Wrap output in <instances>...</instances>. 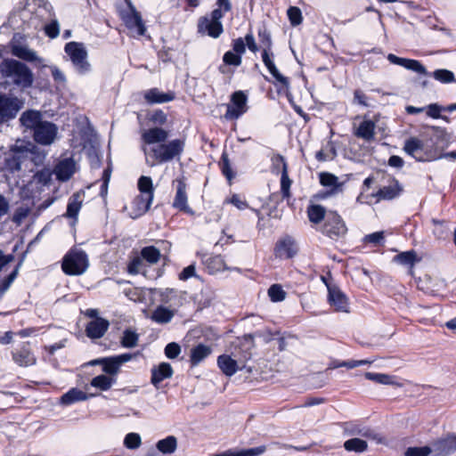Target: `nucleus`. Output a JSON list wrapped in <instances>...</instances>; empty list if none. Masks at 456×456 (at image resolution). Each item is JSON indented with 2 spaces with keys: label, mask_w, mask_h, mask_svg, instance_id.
<instances>
[{
  "label": "nucleus",
  "mask_w": 456,
  "mask_h": 456,
  "mask_svg": "<svg viewBox=\"0 0 456 456\" xmlns=\"http://www.w3.org/2000/svg\"><path fill=\"white\" fill-rule=\"evenodd\" d=\"M45 34L51 37L55 38L60 33V26L57 20H52L49 24L45 27Z\"/></svg>",
  "instance_id": "69168bd1"
},
{
  "label": "nucleus",
  "mask_w": 456,
  "mask_h": 456,
  "mask_svg": "<svg viewBox=\"0 0 456 456\" xmlns=\"http://www.w3.org/2000/svg\"><path fill=\"white\" fill-rule=\"evenodd\" d=\"M393 261L411 269L419 261V258H418L414 250H409L397 254L394 256Z\"/></svg>",
  "instance_id": "c9c22d12"
},
{
  "label": "nucleus",
  "mask_w": 456,
  "mask_h": 456,
  "mask_svg": "<svg viewBox=\"0 0 456 456\" xmlns=\"http://www.w3.org/2000/svg\"><path fill=\"white\" fill-rule=\"evenodd\" d=\"M375 123L371 120H363L354 132V135L367 142L374 139Z\"/></svg>",
  "instance_id": "72a5a7b5"
},
{
  "label": "nucleus",
  "mask_w": 456,
  "mask_h": 456,
  "mask_svg": "<svg viewBox=\"0 0 456 456\" xmlns=\"http://www.w3.org/2000/svg\"><path fill=\"white\" fill-rule=\"evenodd\" d=\"M364 377L378 384L392 385L402 387V384L395 381V377L385 373L365 372Z\"/></svg>",
  "instance_id": "e433bc0d"
},
{
  "label": "nucleus",
  "mask_w": 456,
  "mask_h": 456,
  "mask_svg": "<svg viewBox=\"0 0 456 456\" xmlns=\"http://www.w3.org/2000/svg\"><path fill=\"white\" fill-rule=\"evenodd\" d=\"M53 173V171L52 172L48 168H43L34 175V181L41 185H47L52 180Z\"/></svg>",
  "instance_id": "3c124183"
},
{
  "label": "nucleus",
  "mask_w": 456,
  "mask_h": 456,
  "mask_svg": "<svg viewBox=\"0 0 456 456\" xmlns=\"http://www.w3.org/2000/svg\"><path fill=\"white\" fill-rule=\"evenodd\" d=\"M431 444L435 456H448L453 453L449 434L444 437L435 440Z\"/></svg>",
  "instance_id": "c85d7f7f"
},
{
  "label": "nucleus",
  "mask_w": 456,
  "mask_h": 456,
  "mask_svg": "<svg viewBox=\"0 0 456 456\" xmlns=\"http://www.w3.org/2000/svg\"><path fill=\"white\" fill-rule=\"evenodd\" d=\"M258 37L263 48L262 60L264 64L278 82L288 87L289 79L279 72L273 61V53L272 51L273 41L271 33L265 28H261L258 30Z\"/></svg>",
  "instance_id": "39448f33"
},
{
  "label": "nucleus",
  "mask_w": 456,
  "mask_h": 456,
  "mask_svg": "<svg viewBox=\"0 0 456 456\" xmlns=\"http://www.w3.org/2000/svg\"><path fill=\"white\" fill-rule=\"evenodd\" d=\"M175 182L176 183V191L173 201V207L189 215H193L194 211L188 206V197L184 179L177 178Z\"/></svg>",
  "instance_id": "ddd939ff"
},
{
  "label": "nucleus",
  "mask_w": 456,
  "mask_h": 456,
  "mask_svg": "<svg viewBox=\"0 0 456 456\" xmlns=\"http://www.w3.org/2000/svg\"><path fill=\"white\" fill-rule=\"evenodd\" d=\"M433 453V448L431 446L422 447H409L405 451V456H428Z\"/></svg>",
  "instance_id": "864d4df0"
},
{
  "label": "nucleus",
  "mask_w": 456,
  "mask_h": 456,
  "mask_svg": "<svg viewBox=\"0 0 456 456\" xmlns=\"http://www.w3.org/2000/svg\"><path fill=\"white\" fill-rule=\"evenodd\" d=\"M139 334L131 329H126L120 338V345L125 348H134L138 345Z\"/></svg>",
  "instance_id": "a19ab883"
},
{
  "label": "nucleus",
  "mask_w": 456,
  "mask_h": 456,
  "mask_svg": "<svg viewBox=\"0 0 456 456\" xmlns=\"http://www.w3.org/2000/svg\"><path fill=\"white\" fill-rule=\"evenodd\" d=\"M180 353H181V347L175 342L168 343L165 347V354L169 359L176 358Z\"/></svg>",
  "instance_id": "e2e57ef3"
},
{
  "label": "nucleus",
  "mask_w": 456,
  "mask_h": 456,
  "mask_svg": "<svg viewBox=\"0 0 456 456\" xmlns=\"http://www.w3.org/2000/svg\"><path fill=\"white\" fill-rule=\"evenodd\" d=\"M224 28L222 22H216L209 19L208 16H203L198 21V32L200 34H208L213 38H217L223 33Z\"/></svg>",
  "instance_id": "dca6fc26"
},
{
  "label": "nucleus",
  "mask_w": 456,
  "mask_h": 456,
  "mask_svg": "<svg viewBox=\"0 0 456 456\" xmlns=\"http://www.w3.org/2000/svg\"><path fill=\"white\" fill-rule=\"evenodd\" d=\"M344 430L348 436H360L370 439H376L377 437V434L373 430L356 423H346Z\"/></svg>",
  "instance_id": "7c9ffc66"
},
{
  "label": "nucleus",
  "mask_w": 456,
  "mask_h": 456,
  "mask_svg": "<svg viewBox=\"0 0 456 456\" xmlns=\"http://www.w3.org/2000/svg\"><path fill=\"white\" fill-rule=\"evenodd\" d=\"M29 213L30 208L28 207H19L15 209L12 221L17 225H20L24 219L28 217Z\"/></svg>",
  "instance_id": "4d7b16f0"
},
{
  "label": "nucleus",
  "mask_w": 456,
  "mask_h": 456,
  "mask_svg": "<svg viewBox=\"0 0 456 456\" xmlns=\"http://www.w3.org/2000/svg\"><path fill=\"white\" fill-rule=\"evenodd\" d=\"M168 132L161 127L155 126L145 130L142 134V141L148 145L163 143L168 138Z\"/></svg>",
  "instance_id": "5701e85b"
},
{
  "label": "nucleus",
  "mask_w": 456,
  "mask_h": 456,
  "mask_svg": "<svg viewBox=\"0 0 456 456\" xmlns=\"http://www.w3.org/2000/svg\"><path fill=\"white\" fill-rule=\"evenodd\" d=\"M116 383V379L106 375H98L91 380V386L102 391L110 389Z\"/></svg>",
  "instance_id": "79ce46f5"
},
{
  "label": "nucleus",
  "mask_w": 456,
  "mask_h": 456,
  "mask_svg": "<svg viewBox=\"0 0 456 456\" xmlns=\"http://www.w3.org/2000/svg\"><path fill=\"white\" fill-rule=\"evenodd\" d=\"M152 200L151 197H145L144 195L136 196L129 207L128 214L130 217L135 219L144 215L150 209Z\"/></svg>",
  "instance_id": "aec40b11"
},
{
  "label": "nucleus",
  "mask_w": 456,
  "mask_h": 456,
  "mask_svg": "<svg viewBox=\"0 0 456 456\" xmlns=\"http://www.w3.org/2000/svg\"><path fill=\"white\" fill-rule=\"evenodd\" d=\"M130 12L123 15V20L126 26L137 32L138 35L142 36L145 33L146 28L141 17V14L134 9V6L129 4Z\"/></svg>",
  "instance_id": "6ab92c4d"
},
{
  "label": "nucleus",
  "mask_w": 456,
  "mask_h": 456,
  "mask_svg": "<svg viewBox=\"0 0 456 456\" xmlns=\"http://www.w3.org/2000/svg\"><path fill=\"white\" fill-rule=\"evenodd\" d=\"M223 61L227 65L240 66L242 59L239 54L232 51H228L224 54Z\"/></svg>",
  "instance_id": "680f3d73"
},
{
  "label": "nucleus",
  "mask_w": 456,
  "mask_h": 456,
  "mask_svg": "<svg viewBox=\"0 0 456 456\" xmlns=\"http://www.w3.org/2000/svg\"><path fill=\"white\" fill-rule=\"evenodd\" d=\"M266 450L265 445H260L254 448L243 449L239 452H232V456H258L263 454Z\"/></svg>",
  "instance_id": "5fc2aeb1"
},
{
  "label": "nucleus",
  "mask_w": 456,
  "mask_h": 456,
  "mask_svg": "<svg viewBox=\"0 0 456 456\" xmlns=\"http://www.w3.org/2000/svg\"><path fill=\"white\" fill-rule=\"evenodd\" d=\"M174 370L170 363L161 362L158 366L151 369V382L155 387H159V384L166 379L173 376Z\"/></svg>",
  "instance_id": "393cba45"
},
{
  "label": "nucleus",
  "mask_w": 456,
  "mask_h": 456,
  "mask_svg": "<svg viewBox=\"0 0 456 456\" xmlns=\"http://www.w3.org/2000/svg\"><path fill=\"white\" fill-rule=\"evenodd\" d=\"M142 259L153 265L159 262L160 257L159 250L154 246L144 247L141 251Z\"/></svg>",
  "instance_id": "49530a36"
},
{
  "label": "nucleus",
  "mask_w": 456,
  "mask_h": 456,
  "mask_svg": "<svg viewBox=\"0 0 456 456\" xmlns=\"http://www.w3.org/2000/svg\"><path fill=\"white\" fill-rule=\"evenodd\" d=\"M353 102L355 104H359L364 107H368L369 104L367 102V96L361 90H355L354 93V100Z\"/></svg>",
  "instance_id": "774afa93"
},
{
  "label": "nucleus",
  "mask_w": 456,
  "mask_h": 456,
  "mask_svg": "<svg viewBox=\"0 0 456 456\" xmlns=\"http://www.w3.org/2000/svg\"><path fill=\"white\" fill-rule=\"evenodd\" d=\"M403 191V187L399 183V182L395 179H393L392 183L383 188L379 189L377 192L376 196L379 200H393L398 197Z\"/></svg>",
  "instance_id": "a878e982"
},
{
  "label": "nucleus",
  "mask_w": 456,
  "mask_h": 456,
  "mask_svg": "<svg viewBox=\"0 0 456 456\" xmlns=\"http://www.w3.org/2000/svg\"><path fill=\"white\" fill-rule=\"evenodd\" d=\"M142 444L141 436L137 433H129L126 436L124 444L128 449H137Z\"/></svg>",
  "instance_id": "13d9d810"
},
{
  "label": "nucleus",
  "mask_w": 456,
  "mask_h": 456,
  "mask_svg": "<svg viewBox=\"0 0 456 456\" xmlns=\"http://www.w3.org/2000/svg\"><path fill=\"white\" fill-rule=\"evenodd\" d=\"M220 167H221L223 175L231 183V181L234 178L235 174L233 173V171L232 169L228 155L225 152H224L222 154Z\"/></svg>",
  "instance_id": "8fccbe9b"
},
{
  "label": "nucleus",
  "mask_w": 456,
  "mask_h": 456,
  "mask_svg": "<svg viewBox=\"0 0 456 456\" xmlns=\"http://www.w3.org/2000/svg\"><path fill=\"white\" fill-rule=\"evenodd\" d=\"M12 53L14 56L28 62H43V60L37 56V53L27 45H14L12 49Z\"/></svg>",
  "instance_id": "cd10ccee"
},
{
  "label": "nucleus",
  "mask_w": 456,
  "mask_h": 456,
  "mask_svg": "<svg viewBox=\"0 0 456 456\" xmlns=\"http://www.w3.org/2000/svg\"><path fill=\"white\" fill-rule=\"evenodd\" d=\"M21 125L33 132V139L41 145H51L56 139L58 127L55 124L43 120L37 110H27L20 118Z\"/></svg>",
  "instance_id": "f257e3e1"
},
{
  "label": "nucleus",
  "mask_w": 456,
  "mask_h": 456,
  "mask_svg": "<svg viewBox=\"0 0 456 456\" xmlns=\"http://www.w3.org/2000/svg\"><path fill=\"white\" fill-rule=\"evenodd\" d=\"M24 157L26 163H28V170L32 171L31 164L34 166H40L45 159L46 153L33 143H28L23 146Z\"/></svg>",
  "instance_id": "f3484780"
},
{
  "label": "nucleus",
  "mask_w": 456,
  "mask_h": 456,
  "mask_svg": "<svg viewBox=\"0 0 456 456\" xmlns=\"http://www.w3.org/2000/svg\"><path fill=\"white\" fill-rule=\"evenodd\" d=\"M320 182L323 186L331 187L333 191H338L342 185L338 182V178L330 173H322L320 175Z\"/></svg>",
  "instance_id": "09e8293b"
},
{
  "label": "nucleus",
  "mask_w": 456,
  "mask_h": 456,
  "mask_svg": "<svg viewBox=\"0 0 456 456\" xmlns=\"http://www.w3.org/2000/svg\"><path fill=\"white\" fill-rule=\"evenodd\" d=\"M233 53L241 56L246 52V45L244 38L238 37L232 41V51Z\"/></svg>",
  "instance_id": "338daca9"
},
{
  "label": "nucleus",
  "mask_w": 456,
  "mask_h": 456,
  "mask_svg": "<svg viewBox=\"0 0 456 456\" xmlns=\"http://www.w3.org/2000/svg\"><path fill=\"white\" fill-rule=\"evenodd\" d=\"M247 95L242 91L234 92L231 96L232 104L227 105L224 118L228 120L238 119L248 110Z\"/></svg>",
  "instance_id": "1a4fd4ad"
},
{
  "label": "nucleus",
  "mask_w": 456,
  "mask_h": 456,
  "mask_svg": "<svg viewBox=\"0 0 456 456\" xmlns=\"http://www.w3.org/2000/svg\"><path fill=\"white\" fill-rule=\"evenodd\" d=\"M431 148L428 141L411 137L405 141L403 151L418 161H429L436 159V153Z\"/></svg>",
  "instance_id": "423d86ee"
},
{
  "label": "nucleus",
  "mask_w": 456,
  "mask_h": 456,
  "mask_svg": "<svg viewBox=\"0 0 456 456\" xmlns=\"http://www.w3.org/2000/svg\"><path fill=\"white\" fill-rule=\"evenodd\" d=\"M217 365L224 374L226 376H232L240 369L236 360L232 359L228 354H222L217 358Z\"/></svg>",
  "instance_id": "c756f323"
},
{
  "label": "nucleus",
  "mask_w": 456,
  "mask_h": 456,
  "mask_svg": "<svg viewBox=\"0 0 456 456\" xmlns=\"http://www.w3.org/2000/svg\"><path fill=\"white\" fill-rule=\"evenodd\" d=\"M212 353V348L208 346L199 344L191 350L190 362L191 366H197L204 359L209 356Z\"/></svg>",
  "instance_id": "2f4dec72"
},
{
  "label": "nucleus",
  "mask_w": 456,
  "mask_h": 456,
  "mask_svg": "<svg viewBox=\"0 0 456 456\" xmlns=\"http://www.w3.org/2000/svg\"><path fill=\"white\" fill-rule=\"evenodd\" d=\"M268 295L273 302H280L284 300L286 293L281 286L273 284L269 288Z\"/></svg>",
  "instance_id": "603ef678"
},
{
  "label": "nucleus",
  "mask_w": 456,
  "mask_h": 456,
  "mask_svg": "<svg viewBox=\"0 0 456 456\" xmlns=\"http://www.w3.org/2000/svg\"><path fill=\"white\" fill-rule=\"evenodd\" d=\"M322 232L330 239L338 240L345 236L347 228L339 215L334 211H329Z\"/></svg>",
  "instance_id": "6e6552de"
},
{
  "label": "nucleus",
  "mask_w": 456,
  "mask_h": 456,
  "mask_svg": "<svg viewBox=\"0 0 456 456\" xmlns=\"http://www.w3.org/2000/svg\"><path fill=\"white\" fill-rule=\"evenodd\" d=\"M156 448L164 454H172L177 448V439L174 436H168L158 441Z\"/></svg>",
  "instance_id": "58836bf2"
},
{
  "label": "nucleus",
  "mask_w": 456,
  "mask_h": 456,
  "mask_svg": "<svg viewBox=\"0 0 456 456\" xmlns=\"http://www.w3.org/2000/svg\"><path fill=\"white\" fill-rule=\"evenodd\" d=\"M185 142L182 139H175L168 142H163L153 146L143 147L146 164L153 167L155 166L180 159L183 152Z\"/></svg>",
  "instance_id": "f03ea898"
},
{
  "label": "nucleus",
  "mask_w": 456,
  "mask_h": 456,
  "mask_svg": "<svg viewBox=\"0 0 456 456\" xmlns=\"http://www.w3.org/2000/svg\"><path fill=\"white\" fill-rule=\"evenodd\" d=\"M328 289V302L336 312L349 313L347 297L335 284L326 283Z\"/></svg>",
  "instance_id": "9d476101"
},
{
  "label": "nucleus",
  "mask_w": 456,
  "mask_h": 456,
  "mask_svg": "<svg viewBox=\"0 0 456 456\" xmlns=\"http://www.w3.org/2000/svg\"><path fill=\"white\" fill-rule=\"evenodd\" d=\"M0 74L7 84L20 88H28L34 81L31 69L23 62L14 59H4L0 63Z\"/></svg>",
  "instance_id": "7ed1b4c3"
},
{
  "label": "nucleus",
  "mask_w": 456,
  "mask_h": 456,
  "mask_svg": "<svg viewBox=\"0 0 456 456\" xmlns=\"http://www.w3.org/2000/svg\"><path fill=\"white\" fill-rule=\"evenodd\" d=\"M387 58L392 64L402 66L418 74H428L427 69L417 60L401 58L393 53H389Z\"/></svg>",
  "instance_id": "a211bd4d"
},
{
  "label": "nucleus",
  "mask_w": 456,
  "mask_h": 456,
  "mask_svg": "<svg viewBox=\"0 0 456 456\" xmlns=\"http://www.w3.org/2000/svg\"><path fill=\"white\" fill-rule=\"evenodd\" d=\"M175 311L165 306H158L151 314V320L159 324H166L171 322L175 316Z\"/></svg>",
  "instance_id": "f704fd0d"
},
{
  "label": "nucleus",
  "mask_w": 456,
  "mask_h": 456,
  "mask_svg": "<svg viewBox=\"0 0 456 456\" xmlns=\"http://www.w3.org/2000/svg\"><path fill=\"white\" fill-rule=\"evenodd\" d=\"M363 241L366 243H371L374 245H380L384 241V232H376L368 234L364 237Z\"/></svg>",
  "instance_id": "0e129e2a"
},
{
  "label": "nucleus",
  "mask_w": 456,
  "mask_h": 456,
  "mask_svg": "<svg viewBox=\"0 0 456 456\" xmlns=\"http://www.w3.org/2000/svg\"><path fill=\"white\" fill-rule=\"evenodd\" d=\"M12 360L21 367L34 365L37 362V359L29 347V343L28 342L23 343L19 350L12 352Z\"/></svg>",
  "instance_id": "4be33fe9"
},
{
  "label": "nucleus",
  "mask_w": 456,
  "mask_h": 456,
  "mask_svg": "<svg viewBox=\"0 0 456 456\" xmlns=\"http://www.w3.org/2000/svg\"><path fill=\"white\" fill-rule=\"evenodd\" d=\"M20 264H19L15 269L3 281V282L0 284V297H3V295L5 293V291L10 288L12 283L16 279L19 268Z\"/></svg>",
  "instance_id": "6e6d98bb"
},
{
  "label": "nucleus",
  "mask_w": 456,
  "mask_h": 456,
  "mask_svg": "<svg viewBox=\"0 0 456 456\" xmlns=\"http://www.w3.org/2000/svg\"><path fill=\"white\" fill-rule=\"evenodd\" d=\"M442 110H445V107H442L437 103H431L427 107V115L433 118H443L448 120L447 117L440 114Z\"/></svg>",
  "instance_id": "052dcab7"
},
{
  "label": "nucleus",
  "mask_w": 456,
  "mask_h": 456,
  "mask_svg": "<svg viewBox=\"0 0 456 456\" xmlns=\"http://www.w3.org/2000/svg\"><path fill=\"white\" fill-rule=\"evenodd\" d=\"M82 201L79 193H74L69 200L66 216L75 218L81 208Z\"/></svg>",
  "instance_id": "37998d69"
},
{
  "label": "nucleus",
  "mask_w": 456,
  "mask_h": 456,
  "mask_svg": "<svg viewBox=\"0 0 456 456\" xmlns=\"http://www.w3.org/2000/svg\"><path fill=\"white\" fill-rule=\"evenodd\" d=\"M65 53L69 56L70 61L80 74H85L90 70L87 52L82 43L69 42L66 44Z\"/></svg>",
  "instance_id": "0eeeda50"
},
{
  "label": "nucleus",
  "mask_w": 456,
  "mask_h": 456,
  "mask_svg": "<svg viewBox=\"0 0 456 456\" xmlns=\"http://www.w3.org/2000/svg\"><path fill=\"white\" fill-rule=\"evenodd\" d=\"M174 98L173 93H162L158 88H151L144 93V99L150 104L168 102Z\"/></svg>",
  "instance_id": "bb28decb"
},
{
  "label": "nucleus",
  "mask_w": 456,
  "mask_h": 456,
  "mask_svg": "<svg viewBox=\"0 0 456 456\" xmlns=\"http://www.w3.org/2000/svg\"><path fill=\"white\" fill-rule=\"evenodd\" d=\"M88 397L89 395L82 390L78 388H71L61 397V402L63 404L69 405L76 402L85 401L88 399Z\"/></svg>",
  "instance_id": "4c0bfd02"
},
{
  "label": "nucleus",
  "mask_w": 456,
  "mask_h": 456,
  "mask_svg": "<svg viewBox=\"0 0 456 456\" xmlns=\"http://www.w3.org/2000/svg\"><path fill=\"white\" fill-rule=\"evenodd\" d=\"M344 448L347 452H355L361 453L367 450L368 444L364 440H362L360 438H352L346 440L344 443Z\"/></svg>",
  "instance_id": "a18cd8bd"
},
{
  "label": "nucleus",
  "mask_w": 456,
  "mask_h": 456,
  "mask_svg": "<svg viewBox=\"0 0 456 456\" xmlns=\"http://www.w3.org/2000/svg\"><path fill=\"white\" fill-rule=\"evenodd\" d=\"M92 364L102 365L103 372L110 376L117 375L120 370V365L118 364V361L115 359L114 356L96 359L92 362Z\"/></svg>",
  "instance_id": "473e14b6"
},
{
  "label": "nucleus",
  "mask_w": 456,
  "mask_h": 456,
  "mask_svg": "<svg viewBox=\"0 0 456 456\" xmlns=\"http://www.w3.org/2000/svg\"><path fill=\"white\" fill-rule=\"evenodd\" d=\"M327 214L325 208L321 205L314 204L307 208L309 221L314 224H319L322 220L325 221Z\"/></svg>",
  "instance_id": "ea45409f"
},
{
  "label": "nucleus",
  "mask_w": 456,
  "mask_h": 456,
  "mask_svg": "<svg viewBox=\"0 0 456 456\" xmlns=\"http://www.w3.org/2000/svg\"><path fill=\"white\" fill-rule=\"evenodd\" d=\"M273 165L277 167L279 164L282 166V172L281 177V191L284 199H288L290 196V185L291 180L288 175V167L284 158L281 155L276 156L273 159Z\"/></svg>",
  "instance_id": "b1692460"
},
{
  "label": "nucleus",
  "mask_w": 456,
  "mask_h": 456,
  "mask_svg": "<svg viewBox=\"0 0 456 456\" xmlns=\"http://www.w3.org/2000/svg\"><path fill=\"white\" fill-rule=\"evenodd\" d=\"M297 251L298 247L296 240L289 235L278 240L274 247V256L278 258H292L297 254Z\"/></svg>",
  "instance_id": "f8f14e48"
},
{
  "label": "nucleus",
  "mask_w": 456,
  "mask_h": 456,
  "mask_svg": "<svg viewBox=\"0 0 456 456\" xmlns=\"http://www.w3.org/2000/svg\"><path fill=\"white\" fill-rule=\"evenodd\" d=\"M76 170V161L72 158H65L55 165L53 174L59 181L66 182L71 178Z\"/></svg>",
  "instance_id": "4468645a"
},
{
  "label": "nucleus",
  "mask_w": 456,
  "mask_h": 456,
  "mask_svg": "<svg viewBox=\"0 0 456 456\" xmlns=\"http://www.w3.org/2000/svg\"><path fill=\"white\" fill-rule=\"evenodd\" d=\"M138 190L141 192L140 195H144L145 197H151L153 200L154 187H153L152 180L150 176L142 175L139 178Z\"/></svg>",
  "instance_id": "c03bdc74"
},
{
  "label": "nucleus",
  "mask_w": 456,
  "mask_h": 456,
  "mask_svg": "<svg viewBox=\"0 0 456 456\" xmlns=\"http://www.w3.org/2000/svg\"><path fill=\"white\" fill-rule=\"evenodd\" d=\"M288 17L292 26H297L302 22L301 10L296 6H290L288 9Z\"/></svg>",
  "instance_id": "bf43d9fd"
},
{
  "label": "nucleus",
  "mask_w": 456,
  "mask_h": 456,
  "mask_svg": "<svg viewBox=\"0 0 456 456\" xmlns=\"http://www.w3.org/2000/svg\"><path fill=\"white\" fill-rule=\"evenodd\" d=\"M89 267L87 254L81 248H72L63 256L61 269L63 273L70 276L82 275Z\"/></svg>",
  "instance_id": "20e7f679"
},
{
  "label": "nucleus",
  "mask_w": 456,
  "mask_h": 456,
  "mask_svg": "<svg viewBox=\"0 0 456 456\" xmlns=\"http://www.w3.org/2000/svg\"><path fill=\"white\" fill-rule=\"evenodd\" d=\"M109 326V321L104 318L98 317L88 322L86 328V336L93 339L101 338L107 332Z\"/></svg>",
  "instance_id": "412c9836"
},
{
  "label": "nucleus",
  "mask_w": 456,
  "mask_h": 456,
  "mask_svg": "<svg viewBox=\"0 0 456 456\" xmlns=\"http://www.w3.org/2000/svg\"><path fill=\"white\" fill-rule=\"evenodd\" d=\"M432 76L436 80L443 84L456 82L453 72L445 69H436Z\"/></svg>",
  "instance_id": "de8ad7c7"
},
{
  "label": "nucleus",
  "mask_w": 456,
  "mask_h": 456,
  "mask_svg": "<svg viewBox=\"0 0 456 456\" xmlns=\"http://www.w3.org/2000/svg\"><path fill=\"white\" fill-rule=\"evenodd\" d=\"M5 168L12 172H19L21 170H28V163L23 152V145H16L12 149V153L4 159Z\"/></svg>",
  "instance_id": "9b49d317"
},
{
  "label": "nucleus",
  "mask_w": 456,
  "mask_h": 456,
  "mask_svg": "<svg viewBox=\"0 0 456 456\" xmlns=\"http://www.w3.org/2000/svg\"><path fill=\"white\" fill-rule=\"evenodd\" d=\"M18 110L16 99L0 94V124L14 118Z\"/></svg>",
  "instance_id": "2eb2a0df"
}]
</instances>
